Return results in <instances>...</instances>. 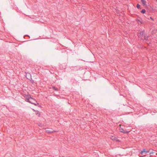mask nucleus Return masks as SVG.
Wrapping results in <instances>:
<instances>
[{
  "mask_svg": "<svg viewBox=\"0 0 157 157\" xmlns=\"http://www.w3.org/2000/svg\"><path fill=\"white\" fill-rule=\"evenodd\" d=\"M24 96L25 98L26 101L33 104L35 105H39V103H37L34 99L31 98L29 95H28V93H27V94H25Z\"/></svg>",
  "mask_w": 157,
  "mask_h": 157,
  "instance_id": "f257e3e1",
  "label": "nucleus"
},
{
  "mask_svg": "<svg viewBox=\"0 0 157 157\" xmlns=\"http://www.w3.org/2000/svg\"><path fill=\"white\" fill-rule=\"evenodd\" d=\"M148 152V151H146L145 149H144L141 153L142 156H145L146 155L145 154Z\"/></svg>",
  "mask_w": 157,
  "mask_h": 157,
  "instance_id": "f03ea898",
  "label": "nucleus"
},
{
  "mask_svg": "<svg viewBox=\"0 0 157 157\" xmlns=\"http://www.w3.org/2000/svg\"><path fill=\"white\" fill-rule=\"evenodd\" d=\"M144 33L143 32H141L138 35V37L139 38H141L142 39H144V36L143 35Z\"/></svg>",
  "mask_w": 157,
  "mask_h": 157,
  "instance_id": "7ed1b4c3",
  "label": "nucleus"
},
{
  "mask_svg": "<svg viewBox=\"0 0 157 157\" xmlns=\"http://www.w3.org/2000/svg\"><path fill=\"white\" fill-rule=\"evenodd\" d=\"M111 139L113 140H115L116 141H119V140H117V139L114 136H111Z\"/></svg>",
  "mask_w": 157,
  "mask_h": 157,
  "instance_id": "20e7f679",
  "label": "nucleus"
},
{
  "mask_svg": "<svg viewBox=\"0 0 157 157\" xmlns=\"http://www.w3.org/2000/svg\"><path fill=\"white\" fill-rule=\"evenodd\" d=\"M142 4L144 6L146 5V2L145 0H141Z\"/></svg>",
  "mask_w": 157,
  "mask_h": 157,
  "instance_id": "39448f33",
  "label": "nucleus"
},
{
  "mask_svg": "<svg viewBox=\"0 0 157 157\" xmlns=\"http://www.w3.org/2000/svg\"><path fill=\"white\" fill-rule=\"evenodd\" d=\"M138 22V24H143V22H142V21H141L140 19H137L136 20Z\"/></svg>",
  "mask_w": 157,
  "mask_h": 157,
  "instance_id": "423d86ee",
  "label": "nucleus"
},
{
  "mask_svg": "<svg viewBox=\"0 0 157 157\" xmlns=\"http://www.w3.org/2000/svg\"><path fill=\"white\" fill-rule=\"evenodd\" d=\"M36 114L37 115L38 117H40V112L38 111H36Z\"/></svg>",
  "mask_w": 157,
  "mask_h": 157,
  "instance_id": "0eeeda50",
  "label": "nucleus"
},
{
  "mask_svg": "<svg viewBox=\"0 0 157 157\" xmlns=\"http://www.w3.org/2000/svg\"><path fill=\"white\" fill-rule=\"evenodd\" d=\"M146 11L144 9H143L141 11V12L143 13H145Z\"/></svg>",
  "mask_w": 157,
  "mask_h": 157,
  "instance_id": "6e6552de",
  "label": "nucleus"
},
{
  "mask_svg": "<svg viewBox=\"0 0 157 157\" xmlns=\"http://www.w3.org/2000/svg\"><path fill=\"white\" fill-rule=\"evenodd\" d=\"M46 132L48 133H52L53 132V131H50L49 130H46Z\"/></svg>",
  "mask_w": 157,
  "mask_h": 157,
  "instance_id": "1a4fd4ad",
  "label": "nucleus"
},
{
  "mask_svg": "<svg viewBox=\"0 0 157 157\" xmlns=\"http://www.w3.org/2000/svg\"><path fill=\"white\" fill-rule=\"evenodd\" d=\"M140 5H139V4H137V8L139 9V8H140Z\"/></svg>",
  "mask_w": 157,
  "mask_h": 157,
  "instance_id": "9d476101",
  "label": "nucleus"
},
{
  "mask_svg": "<svg viewBox=\"0 0 157 157\" xmlns=\"http://www.w3.org/2000/svg\"><path fill=\"white\" fill-rule=\"evenodd\" d=\"M53 89H54L55 90H57V89L55 87H53Z\"/></svg>",
  "mask_w": 157,
  "mask_h": 157,
  "instance_id": "9b49d317",
  "label": "nucleus"
},
{
  "mask_svg": "<svg viewBox=\"0 0 157 157\" xmlns=\"http://www.w3.org/2000/svg\"><path fill=\"white\" fill-rule=\"evenodd\" d=\"M124 133H128V132H124Z\"/></svg>",
  "mask_w": 157,
  "mask_h": 157,
  "instance_id": "f8f14e48",
  "label": "nucleus"
},
{
  "mask_svg": "<svg viewBox=\"0 0 157 157\" xmlns=\"http://www.w3.org/2000/svg\"><path fill=\"white\" fill-rule=\"evenodd\" d=\"M151 19H152V20H153V18H152L151 17Z\"/></svg>",
  "mask_w": 157,
  "mask_h": 157,
  "instance_id": "ddd939ff",
  "label": "nucleus"
},
{
  "mask_svg": "<svg viewBox=\"0 0 157 157\" xmlns=\"http://www.w3.org/2000/svg\"><path fill=\"white\" fill-rule=\"evenodd\" d=\"M33 110L34 111H35L34 110V109H33Z\"/></svg>",
  "mask_w": 157,
  "mask_h": 157,
  "instance_id": "4468645a",
  "label": "nucleus"
},
{
  "mask_svg": "<svg viewBox=\"0 0 157 157\" xmlns=\"http://www.w3.org/2000/svg\"><path fill=\"white\" fill-rule=\"evenodd\" d=\"M157 2V0H156Z\"/></svg>",
  "mask_w": 157,
  "mask_h": 157,
  "instance_id": "2eb2a0df",
  "label": "nucleus"
}]
</instances>
